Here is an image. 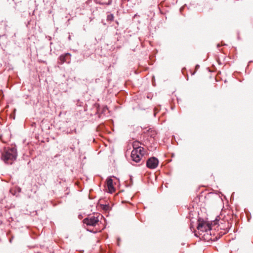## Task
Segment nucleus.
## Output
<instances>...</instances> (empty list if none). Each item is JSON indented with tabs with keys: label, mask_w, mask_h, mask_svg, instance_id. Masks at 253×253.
<instances>
[{
	"label": "nucleus",
	"mask_w": 253,
	"mask_h": 253,
	"mask_svg": "<svg viewBox=\"0 0 253 253\" xmlns=\"http://www.w3.org/2000/svg\"><path fill=\"white\" fill-rule=\"evenodd\" d=\"M16 157L17 150L15 147L5 149L1 154V159L8 164H11Z\"/></svg>",
	"instance_id": "1"
},
{
	"label": "nucleus",
	"mask_w": 253,
	"mask_h": 253,
	"mask_svg": "<svg viewBox=\"0 0 253 253\" xmlns=\"http://www.w3.org/2000/svg\"><path fill=\"white\" fill-rule=\"evenodd\" d=\"M144 154V151L143 147L140 146L135 147V144H133V150L131 153V157L133 161L138 163L140 161Z\"/></svg>",
	"instance_id": "2"
},
{
	"label": "nucleus",
	"mask_w": 253,
	"mask_h": 253,
	"mask_svg": "<svg viewBox=\"0 0 253 253\" xmlns=\"http://www.w3.org/2000/svg\"><path fill=\"white\" fill-rule=\"evenodd\" d=\"M99 216H95V215L89 216L86 218H85L83 220L84 224L87 226H95L98 223L99 221Z\"/></svg>",
	"instance_id": "3"
},
{
	"label": "nucleus",
	"mask_w": 253,
	"mask_h": 253,
	"mask_svg": "<svg viewBox=\"0 0 253 253\" xmlns=\"http://www.w3.org/2000/svg\"><path fill=\"white\" fill-rule=\"evenodd\" d=\"M197 229L199 232H210L211 230V226L208 223L205 221H199V224L197 226Z\"/></svg>",
	"instance_id": "4"
},
{
	"label": "nucleus",
	"mask_w": 253,
	"mask_h": 253,
	"mask_svg": "<svg viewBox=\"0 0 253 253\" xmlns=\"http://www.w3.org/2000/svg\"><path fill=\"white\" fill-rule=\"evenodd\" d=\"M159 164L158 159L155 157H151L149 158L146 163L147 167L151 169L156 168Z\"/></svg>",
	"instance_id": "5"
},
{
	"label": "nucleus",
	"mask_w": 253,
	"mask_h": 253,
	"mask_svg": "<svg viewBox=\"0 0 253 253\" xmlns=\"http://www.w3.org/2000/svg\"><path fill=\"white\" fill-rule=\"evenodd\" d=\"M71 56V54L69 53H67L65 54H64L63 55H61L59 58V61L58 63L60 64H62L64 62H68L69 63L70 62L69 60H67V58L68 57H70Z\"/></svg>",
	"instance_id": "6"
},
{
	"label": "nucleus",
	"mask_w": 253,
	"mask_h": 253,
	"mask_svg": "<svg viewBox=\"0 0 253 253\" xmlns=\"http://www.w3.org/2000/svg\"><path fill=\"white\" fill-rule=\"evenodd\" d=\"M107 185L108 190L110 193H113L115 191V188L113 185V180L111 178H108L107 179Z\"/></svg>",
	"instance_id": "7"
},
{
	"label": "nucleus",
	"mask_w": 253,
	"mask_h": 253,
	"mask_svg": "<svg viewBox=\"0 0 253 253\" xmlns=\"http://www.w3.org/2000/svg\"><path fill=\"white\" fill-rule=\"evenodd\" d=\"M114 19V16L113 14H111L107 16V20L108 21H112Z\"/></svg>",
	"instance_id": "8"
},
{
	"label": "nucleus",
	"mask_w": 253,
	"mask_h": 253,
	"mask_svg": "<svg viewBox=\"0 0 253 253\" xmlns=\"http://www.w3.org/2000/svg\"><path fill=\"white\" fill-rule=\"evenodd\" d=\"M122 1H129V0H122Z\"/></svg>",
	"instance_id": "9"
},
{
	"label": "nucleus",
	"mask_w": 253,
	"mask_h": 253,
	"mask_svg": "<svg viewBox=\"0 0 253 253\" xmlns=\"http://www.w3.org/2000/svg\"><path fill=\"white\" fill-rule=\"evenodd\" d=\"M68 39H69V40H71V36H69V37H68Z\"/></svg>",
	"instance_id": "10"
}]
</instances>
